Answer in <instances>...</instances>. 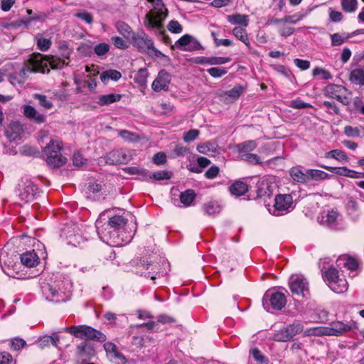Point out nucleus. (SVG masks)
<instances>
[{
    "instance_id": "nucleus-38",
    "label": "nucleus",
    "mask_w": 364,
    "mask_h": 364,
    "mask_svg": "<svg viewBox=\"0 0 364 364\" xmlns=\"http://www.w3.org/2000/svg\"><path fill=\"white\" fill-rule=\"evenodd\" d=\"M341 259L343 260L344 267L350 270L353 273L352 277H354L355 275L354 272L358 269L359 264L358 260L355 258L349 256H345Z\"/></svg>"
},
{
    "instance_id": "nucleus-56",
    "label": "nucleus",
    "mask_w": 364,
    "mask_h": 364,
    "mask_svg": "<svg viewBox=\"0 0 364 364\" xmlns=\"http://www.w3.org/2000/svg\"><path fill=\"white\" fill-rule=\"evenodd\" d=\"M244 88L242 86H235L232 89L227 91L225 95L232 100H236L242 95Z\"/></svg>"
},
{
    "instance_id": "nucleus-16",
    "label": "nucleus",
    "mask_w": 364,
    "mask_h": 364,
    "mask_svg": "<svg viewBox=\"0 0 364 364\" xmlns=\"http://www.w3.org/2000/svg\"><path fill=\"white\" fill-rule=\"evenodd\" d=\"M131 159V154L127 150H113L107 155L106 163L112 165L127 164Z\"/></svg>"
},
{
    "instance_id": "nucleus-8",
    "label": "nucleus",
    "mask_w": 364,
    "mask_h": 364,
    "mask_svg": "<svg viewBox=\"0 0 364 364\" xmlns=\"http://www.w3.org/2000/svg\"><path fill=\"white\" fill-rule=\"evenodd\" d=\"M65 330L76 338H87L98 342H104L107 339L106 336L103 333L86 325L67 327Z\"/></svg>"
},
{
    "instance_id": "nucleus-17",
    "label": "nucleus",
    "mask_w": 364,
    "mask_h": 364,
    "mask_svg": "<svg viewBox=\"0 0 364 364\" xmlns=\"http://www.w3.org/2000/svg\"><path fill=\"white\" fill-rule=\"evenodd\" d=\"M104 348L106 351L107 357L109 361L115 364L126 363V358L122 353L117 350L115 344L112 342H107L104 344Z\"/></svg>"
},
{
    "instance_id": "nucleus-5",
    "label": "nucleus",
    "mask_w": 364,
    "mask_h": 364,
    "mask_svg": "<svg viewBox=\"0 0 364 364\" xmlns=\"http://www.w3.org/2000/svg\"><path fill=\"white\" fill-rule=\"evenodd\" d=\"M152 9L146 14L144 26L151 28H161L168 15V10L162 0H148Z\"/></svg>"
},
{
    "instance_id": "nucleus-46",
    "label": "nucleus",
    "mask_w": 364,
    "mask_h": 364,
    "mask_svg": "<svg viewBox=\"0 0 364 364\" xmlns=\"http://www.w3.org/2000/svg\"><path fill=\"white\" fill-rule=\"evenodd\" d=\"M309 178H313L316 180H325L329 178V175L321 170L309 169L307 171Z\"/></svg>"
},
{
    "instance_id": "nucleus-41",
    "label": "nucleus",
    "mask_w": 364,
    "mask_h": 364,
    "mask_svg": "<svg viewBox=\"0 0 364 364\" xmlns=\"http://www.w3.org/2000/svg\"><path fill=\"white\" fill-rule=\"evenodd\" d=\"M33 97L38 100L39 105L46 109H50L53 107V102L44 95L35 93Z\"/></svg>"
},
{
    "instance_id": "nucleus-49",
    "label": "nucleus",
    "mask_w": 364,
    "mask_h": 364,
    "mask_svg": "<svg viewBox=\"0 0 364 364\" xmlns=\"http://www.w3.org/2000/svg\"><path fill=\"white\" fill-rule=\"evenodd\" d=\"M172 173L168 171H156L153 173H150V178L149 179H155L157 181L169 179L171 178Z\"/></svg>"
},
{
    "instance_id": "nucleus-13",
    "label": "nucleus",
    "mask_w": 364,
    "mask_h": 364,
    "mask_svg": "<svg viewBox=\"0 0 364 364\" xmlns=\"http://www.w3.org/2000/svg\"><path fill=\"white\" fill-rule=\"evenodd\" d=\"M269 303L272 309L275 310H281L287 303V299L282 293L267 291L262 299V305L267 309V304Z\"/></svg>"
},
{
    "instance_id": "nucleus-3",
    "label": "nucleus",
    "mask_w": 364,
    "mask_h": 364,
    "mask_svg": "<svg viewBox=\"0 0 364 364\" xmlns=\"http://www.w3.org/2000/svg\"><path fill=\"white\" fill-rule=\"evenodd\" d=\"M72 282L65 278L63 280L54 282L53 284L44 283L41 287L46 299L56 303L69 300L72 294Z\"/></svg>"
},
{
    "instance_id": "nucleus-11",
    "label": "nucleus",
    "mask_w": 364,
    "mask_h": 364,
    "mask_svg": "<svg viewBox=\"0 0 364 364\" xmlns=\"http://www.w3.org/2000/svg\"><path fill=\"white\" fill-rule=\"evenodd\" d=\"M324 95L326 97L333 98L342 103L343 105H348L350 92L342 85L329 84L324 89Z\"/></svg>"
},
{
    "instance_id": "nucleus-27",
    "label": "nucleus",
    "mask_w": 364,
    "mask_h": 364,
    "mask_svg": "<svg viewBox=\"0 0 364 364\" xmlns=\"http://www.w3.org/2000/svg\"><path fill=\"white\" fill-rule=\"evenodd\" d=\"M229 191L233 196H243L248 191L247 184L242 181H236L229 187Z\"/></svg>"
},
{
    "instance_id": "nucleus-47",
    "label": "nucleus",
    "mask_w": 364,
    "mask_h": 364,
    "mask_svg": "<svg viewBox=\"0 0 364 364\" xmlns=\"http://www.w3.org/2000/svg\"><path fill=\"white\" fill-rule=\"evenodd\" d=\"M149 73L146 68H141L138 70L134 77V82L140 85H144L146 83V80Z\"/></svg>"
},
{
    "instance_id": "nucleus-6",
    "label": "nucleus",
    "mask_w": 364,
    "mask_h": 364,
    "mask_svg": "<svg viewBox=\"0 0 364 364\" xmlns=\"http://www.w3.org/2000/svg\"><path fill=\"white\" fill-rule=\"evenodd\" d=\"M16 196L24 203L33 201L39 193V188L33 181L22 178L15 189Z\"/></svg>"
},
{
    "instance_id": "nucleus-54",
    "label": "nucleus",
    "mask_w": 364,
    "mask_h": 364,
    "mask_svg": "<svg viewBox=\"0 0 364 364\" xmlns=\"http://www.w3.org/2000/svg\"><path fill=\"white\" fill-rule=\"evenodd\" d=\"M257 146V144L254 140L245 141L239 145V150L240 152L250 151L254 150Z\"/></svg>"
},
{
    "instance_id": "nucleus-20",
    "label": "nucleus",
    "mask_w": 364,
    "mask_h": 364,
    "mask_svg": "<svg viewBox=\"0 0 364 364\" xmlns=\"http://www.w3.org/2000/svg\"><path fill=\"white\" fill-rule=\"evenodd\" d=\"M321 167L328 171L333 172L336 175L341 176H346L351 178H359L364 177V173L355 171L348 168L346 166L332 167L328 166H321Z\"/></svg>"
},
{
    "instance_id": "nucleus-35",
    "label": "nucleus",
    "mask_w": 364,
    "mask_h": 364,
    "mask_svg": "<svg viewBox=\"0 0 364 364\" xmlns=\"http://www.w3.org/2000/svg\"><path fill=\"white\" fill-rule=\"evenodd\" d=\"M291 178L298 183H304L309 180L308 173H303L299 168L293 167L289 171Z\"/></svg>"
},
{
    "instance_id": "nucleus-40",
    "label": "nucleus",
    "mask_w": 364,
    "mask_h": 364,
    "mask_svg": "<svg viewBox=\"0 0 364 364\" xmlns=\"http://www.w3.org/2000/svg\"><path fill=\"white\" fill-rule=\"evenodd\" d=\"M308 15L307 11H301L293 15L284 17V23L296 24Z\"/></svg>"
},
{
    "instance_id": "nucleus-23",
    "label": "nucleus",
    "mask_w": 364,
    "mask_h": 364,
    "mask_svg": "<svg viewBox=\"0 0 364 364\" xmlns=\"http://www.w3.org/2000/svg\"><path fill=\"white\" fill-rule=\"evenodd\" d=\"M124 173L129 175H136V178L141 181H148L150 178V172L139 166H128L123 168Z\"/></svg>"
},
{
    "instance_id": "nucleus-9",
    "label": "nucleus",
    "mask_w": 364,
    "mask_h": 364,
    "mask_svg": "<svg viewBox=\"0 0 364 364\" xmlns=\"http://www.w3.org/2000/svg\"><path fill=\"white\" fill-rule=\"evenodd\" d=\"M132 41L134 46L140 52L148 54L154 53L156 57L163 55L161 52L154 48L152 39L142 30L132 35Z\"/></svg>"
},
{
    "instance_id": "nucleus-7",
    "label": "nucleus",
    "mask_w": 364,
    "mask_h": 364,
    "mask_svg": "<svg viewBox=\"0 0 364 364\" xmlns=\"http://www.w3.org/2000/svg\"><path fill=\"white\" fill-rule=\"evenodd\" d=\"M61 149V141L58 139H51L45 147L46 163L50 168L60 167L67 162V159L60 154Z\"/></svg>"
},
{
    "instance_id": "nucleus-34",
    "label": "nucleus",
    "mask_w": 364,
    "mask_h": 364,
    "mask_svg": "<svg viewBox=\"0 0 364 364\" xmlns=\"http://www.w3.org/2000/svg\"><path fill=\"white\" fill-rule=\"evenodd\" d=\"M121 98L122 95L119 94L110 93L107 95H103L99 97L97 103L100 106L108 105L119 101Z\"/></svg>"
},
{
    "instance_id": "nucleus-42",
    "label": "nucleus",
    "mask_w": 364,
    "mask_h": 364,
    "mask_svg": "<svg viewBox=\"0 0 364 364\" xmlns=\"http://www.w3.org/2000/svg\"><path fill=\"white\" fill-rule=\"evenodd\" d=\"M102 189V185L100 183H91L89 184L87 187V191L86 192L87 197L89 198H92L94 200L98 199L96 194L99 193Z\"/></svg>"
},
{
    "instance_id": "nucleus-58",
    "label": "nucleus",
    "mask_w": 364,
    "mask_h": 364,
    "mask_svg": "<svg viewBox=\"0 0 364 364\" xmlns=\"http://www.w3.org/2000/svg\"><path fill=\"white\" fill-rule=\"evenodd\" d=\"M200 49H203L201 44L198 40L193 37L188 47L183 48V51L192 52L199 50Z\"/></svg>"
},
{
    "instance_id": "nucleus-10",
    "label": "nucleus",
    "mask_w": 364,
    "mask_h": 364,
    "mask_svg": "<svg viewBox=\"0 0 364 364\" xmlns=\"http://www.w3.org/2000/svg\"><path fill=\"white\" fill-rule=\"evenodd\" d=\"M303 331V324L300 322H294L276 331L272 336V338L278 342H287L292 340L296 335L301 333Z\"/></svg>"
},
{
    "instance_id": "nucleus-12",
    "label": "nucleus",
    "mask_w": 364,
    "mask_h": 364,
    "mask_svg": "<svg viewBox=\"0 0 364 364\" xmlns=\"http://www.w3.org/2000/svg\"><path fill=\"white\" fill-rule=\"evenodd\" d=\"M289 288L294 295L306 297L309 294L308 282L301 275H293L290 277Z\"/></svg>"
},
{
    "instance_id": "nucleus-64",
    "label": "nucleus",
    "mask_w": 364,
    "mask_h": 364,
    "mask_svg": "<svg viewBox=\"0 0 364 364\" xmlns=\"http://www.w3.org/2000/svg\"><path fill=\"white\" fill-rule=\"evenodd\" d=\"M87 159H84L82 154L79 152H75L73 156V162L74 166L77 167H82L86 164Z\"/></svg>"
},
{
    "instance_id": "nucleus-43",
    "label": "nucleus",
    "mask_w": 364,
    "mask_h": 364,
    "mask_svg": "<svg viewBox=\"0 0 364 364\" xmlns=\"http://www.w3.org/2000/svg\"><path fill=\"white\" fill-rule=\"evenodd\" d=\"M43 16H44L43 14H38V15H36L34 16L28 17L26 21H23V20L16 21V22L11 23L6 27L7 28H9V27H20L23 25H24L26 27H28L29 26V24L33 21L39 20Z\"/></svg>"
},
{
    "instance_id": "nucleus-50",
    "label": "nucleus",
    "mask_w": 364,
    "mask_h": 364,
    "mask_svg": "<svg viewBox=\"0 0 364 364\" xmlns=\"http://www.w3.org/2000/svg\"><path fill=\"white\" fill-rule=\"evenodd\" d=\"M93 50L97 56H103L109 50V46L106 43H101L94 46Z\"/></svg>"
},
{
    "instance_id": "nucleus-36",
    "label": "nucleus",
    "mask_w": 364,
    "mask_h": 364,
    "mask_svg": "<svg viewBox=\"0 0 364 364\" xmlns=\"http://www.w3.org/2000/svg\"><path fill=\"white\" fill-rule=\"evenodd\" d=\"M36 46L38 50L45 52L49 50L52 45V42L50 39L45 38L41 34H37L35 36Z\"/></svg>"
},
{
    "instance_id": "nucleus-1",
    "label": "nucleus",
    "mask_w": 364,
    "mask_h": 364,
    "mask_svg": "<svg viewBox=\"0 0 364 364\" xmlns=\"http://www.w3.org/2000/svg\"><path fill=\"white\" fill-rule=\"evenodd\" d=\"M102 213L95 223L96 231L99 237L103 242L112 245H119V237L118 232L127 223L133 215L129 212L122 211L121 214L109 215L107 223H103Z\"/></svg>"
},
{
    "instance_id": "nucleus-28",
    "label": "nucleus",
    "mask_w": 364,
    "mask_h": 364,
    "mask_svg": "<svg viewBox=\"0 0 364 364\" xmlns=\"http://www.w3.org/2000/svg\"><path fill=\"white\" fill-rule=\"evenodd\" d=\"M202 209L205 215L213 217L220 213L222 208L217 201H209L203 205Z\"/></svg>"
},
{
    "instance_id": "nucleus-51",
    "label": "nucleus",
    "mask_w": 364,
    "mask_h": 364,
    "mask_svg": "<svg viewBox=\"0 0 364 364\" xmlns=\"http://www.w3.org/2000/svg\"><path fill=\"white\" fill-rule=\"evenodd\" d=\"M289 106L291 108L298 109L313 107V106L311 104L304 102L300 98H296L295 100L290 101Z\"/></svg>"
},
{
    "instance_id": "nucleus-48",
    "label": "nucleus",
    "mask_w": 364,
    "mask_h": 364,
    "mask_svg": "<svg viewBox=\"0 0 364 364\" xmlns=\"http://www.w3.org/2000/svg\"><path fill=\"white\" fill-rule=\"evenodd\" d=\"M357 0H341L342 9L346 12H354L357 8Z\"/></svg>"
},
{
    "instance_id": "nucleus-45",
    "label": "nucleus",
    "mask_w": 364,
    "mask_h": 364,
    "mask_svg": "<svg viewBox=\"0 0 364 364\" xmlns=\"http://www.w3.org/2000/svg\"><path fill=\"white\" fill-rule=\"evenodd\" d=\"M325 156L326 158H332L338 161H346L348 159L345 152L340 149H333L328 151L326 153Z\"/></svg>"
},
{
    "instance_id": "nucleus-21",
    "label": "nucleus",
    "mask_w": 364,
    "mask_h": 364,
    "mask_svg": "<svg viewBox=\"0 0 364 364\" xmlns=\"http://www.w3.org/2000/svg\"><path fill=\"white\" fill-rule=\"evenodd\" d=\"M77 354L82 361H86L95 355V350L90 343L83 341L77 346Z\"/></svg>"
},
{
    "instance_id": "nucleus-30",
    "label": "nucleus",
    "mask_w": 364,
    "mask_h": 364,
    "mask_svg": "<svg viewBox=\"0 0 364 364\" xmlns=\"http://www.w3.org/2000/svg\"><path fill=\"white\" fill-rule=\"evenodd\" d=\"M227 20L231 24L240 25L243 27H247L249 23L248 16L240 14L229 15L227 16Z\"/></svg>"
},
{
    "instance_id": "nucleus-31",
    "label": "nucleus",
    "mask_w": 364,
    "mask_h": 364,
    "mask_svg": "<svg viewBox=\"0 0 364 364\" xmlns=\"http://www.w3.org/2000/svg\"><path fill=\"white\" fill-rule=\"evenodd\" d=\"M329 288L335 293L342 294L348 290V284L345 278H339L334 282H331Z\"/></svg>"
},
{
    "instance_id": "nucleus-44",
    "label": "nucleus",
    "mask_w": 364,
    "mask_h": 364,
    "mask_svg": "<svg viewBox=\"0 0 364 364\" xmlns=\"http://www.w3.org/2000/svg\"><path fill=\"white\" fill-rule=\"evenodd\" d=\"M116 28L125 38L129 39L132 34L131 27L123 21H118L116 23Z\"/></svg>"
},
{
    "instance_id": "nucleus-61",
    "label": "nucleus",
    "mask_w": 364,
    "mask_h": 364,
    "mask_svg": "<svg viewBox=\"0 0 364 364\" xmlns=\"http://www.w3.org/2000/svg\"><path fill=\"white\" fill-rule=\"evenodd\" d=\"M312 73L314 76L321 75V78L323 80H329L332 78V75L330 72L323 68H316L313 70Z\"/></svg>"
},
{
    "instance_id": "nucleus-39",
    "label": "nucleus",
    "mask_w": 364,
    "mask_h": 364,
    "mask_svg": "<svg viewBox=\"0 0 364 364\" xmlns=\"http://www.w3.org/2000/svg\"><path fill=\"white\" fill-rule=\"evenodd\" d=\"M339 278H341V277L338 275V270L333 267H329L325 272L324 279H325L326 282H327V284L328 287H330L331 282H334V281H336V279H338Z\"/></svg>"
},
{
    "instance_id": "nucleus-60",
    "label": "nucleus",
    "mask_w": 364,
    "mask_h": 364,
    "mask_svg": "<svg viewBox=\"0 0 364 364\" xmlns=\"http://www.w3.org/2000/svg\"><path fill=\"white\" fill-rule=\"evenodd\" d=\"M74 16L87 24H91L93 22V16L90 13L82 11L75 14Z\"/></svg>"
},
{
    "instance_id": "nucleus-32",
    "label": "nucleus",
    "mask_w": 364,
    "mask_h": 364,
    "mask_svg": "<svg viewBox=\"0 0 364 364\" xmlns=\"http://www.w3.org/2000/svg\"><path fill=\"white\" fill-rule=\"evenodd\" d=\"M218 144L215 142L208 141L197 146V150L202 154L213 156L217 152Z\"/></svg>"
},
{
    "instance_id": "nucleus-52",
    "label": "nucleus",
    "mask_w": 364,
    "mask_h": 364,
    "mask_svg": "<svg viewBox=\"0 0 364 364\" xmlns=\"http://www.w3.org/2000/svg\"><path fill=\"white\" fill-rule=\"evenodd\" d=\"M207 72L213 77L218 78L225 75L228 70L225 68L213 67L208 69Z\"/></svg>"
},
{
    "instance_id": "nucleus-57",
    "label": "nucleus",
    "mask_w": 364,
    "mask_h": 364,
    "mask_svg": "<svg viewBox=\"0 0 364 364\" xmlns=\"http://www.w3.org/2000/svg\"><path fill=\"white\" fill-rule=\"evenodd\" d=\"M258 195L260 197H270L272 195V191L270 189V187L268 186V183L267 182L262 181L258 189Z\"/></svg>"
},
{
    "instance_id": "nucleus-59",
    "label": "nucleus",
    "mask_w": 364,
    "mask_h": 364,
    "mask_svg": "<svg viewBox=\"0 0 364 364\" xmlns=\"http://www.w3.org/2000/svg\"><path fill=\"white\" fill-rule=\"evenodd\" d=\"M242 159L252 164H261L260 158L255 154L247 153L242 155Z\"/></svg>"
},
{
    "instance_id": "nucleus-19",
    "label": "nucleus",
    "mask_w": 364,
    "mask_h": 364,
    "mask_svg": "<svg viewBox=\"0 0 364 364\" xmlns=\"http://www.w3.org/2000/svg\"><path fill=\"white\" fill-rule=\"evenodd\" d=\"M171 82V75L165 70H161L157 77L154 80L152 83V88L156 92H160L161 90H167L168 85Z\"/></svg>"
},
{
    "instance_id": "nucleus-25",
    "label": "nucleus",
    "mask_w": 364,
    "mask_h": 364,
    "mask_svg": "<svg viewBox=\"0 0 364 364\" xmlns=\"http://www.w3.org/2000/svg\"><path fill=\"white\" fill-rule=\"evenodd\" d=\"M23 132L22 126L19 122H11L6 130V135L10 141H15L21 137V134Z\"/></svg>"
},
{
    "instance_id": "nucleus-4",
    "label": "nucleus",
    "mask_w": 364,
    "mask_h": 364,
    "mask_svg": "<svg viewBox=\"0 0 364 364\" xmlns=\"http://www.w3.org/2000/svg\"><path fill=\"white\" fill-rule=\"evenodd\" d=\"M357 328L356 322L353 321L346 323L341 321H334L330 324L329 327L317 326L307 328L304 331V336L327 335L340 336Z\"/></svg>"
},
{
    "instance_id": "nucleus-26",
    "label": "nucleus",
    "mask_w": 364,
    "mask_h": 364,
    "mask_svg": "<svg viewBox=\"0 0 364 364\" xmlns=\"http://www.w3.org/2000/svg\"><path fill=\"white\" fill-rule=\"evenodd\" d=\"M59 341V336L57 333H54L53 336H44L38 338L36 342V345L41 348H43L50 345L58 347Z\"/></svg>"
},
{
    "instance_id": "nucleus-18",
    "label": "nucleus",
    "mask_w": 364,
    "mask_h": 364,
    "mask_svg": "<svg viewBox=\"0 0 364 364\" xmlns=\"http://www.w3.org/2000/svg\"><path fill=\"white\" fill-rule=\"evenodd\" d=\"M77 230H79V228L75 224L67 225L62 230L60 236L68 239V244L76 246L80 243L82 239L81 235L77 233Z\"/></svg>"
},
{
    "instance_id": "nucleus-14",
    "label": "nucleus",
    "mask_w": 364,
    "mask_h": 364,
    "mask_svg": "<svg viewBox=\"0 0 364 364\" xmlns=\"http://www.w3.org/2000/svg\"><path fill=\"white\" fill-rule=\"evenodd\" d=\"M339 213L338 211L323 210L318 217V221L321 225L333 230H338L339 227Z\"/></svg>"
},
{
    "instance_id": "nucleus-2",
    "label": "nucleus",
    "mask_w": 364,
    "mask_h": 364,
    "mask_svg": "<svg viewBox=\"0 0 364 364\" xmlns=\"http://www.w3.org/2000/svg\"><path fill=\"white\" fill-rule=\"evenodd\" d=\"M65 59H61L57 56H44L40 53L33 54L29 60L28 63L23 67L21 73L26 75L27 73H48L50 68L52 69H62L68 65V60L70 58V53L63 55Z\"/></svg>"
},
{
    "instance_id": "nucleus-53",
    "label": "nucleus",
    "mask_w": 364,
    "mask_h": 364,
    "mask_svg": "<svg viewBox=\"0 0 364 364\" xmlns=\"http://www.w3.org/2000/svg\"><path fill=\"white\" fill-rule=\"evenodd\" d=\"M192 38V36L189 34H185L176 42L175 46L180 48L181 50H183L184 48L188 47Z\"/></svg>"
},
{
    "instance_id": "nucleus-29",
    "label": "nucleus",
    "mask_w": 364,
    "mask_h": 364,
    "mask_svg": "<svg viewBox=\"0 0 364 364\" xmlns=\"http://www.w3.org/2000/svg\"><path fill=\"white\" fill-rule=\"evenodd\" d=\"M232 33L237 39L242 42L249 49L251 48V43L248 34L244 28L236 26L232 29Z\"/></svg>"
},
{
    "instance_id": "nucleus-15",
    "label": "nucleus",
    "mask_w": 364,
    "mask_h": 364,
    "mask_svg": "<svg viewBox=\"0 0 364 364\" xmlns=\"http://www.w3.org/2000/svg\"><path fill=\"white\" fill-rule=\"evenodd\" d=\"M274 202L273 215H282L289 211L293 203V198L289 194H280L275 197Z\"/></svg>"
},
{
    "instance_id": "nucleus-37",
    "label": "nucleus",
    "mask_w": 364,
    "mask_h": 364,
    "mask_svg": "<svg viewBox=\"0 0 364 364\" xmlns=\"http://www.w3.org/2000/svg\"><path fill=\"white\" fill-rule=\"evenodd\" d=\"M196 193L193 190L188 189L180 195L181 202L186 207L190 206L196 198Z\"/></svg>"
},
{
    "instance_id": "nucleus-24",
    "label": "nucleus",
    "mask_w": 364,
    "mask_h": 364,
    "mask_svg": "<svg viewBox=\"0 0 364 364\" xmlns=\"http://www.w3.org/2000/svg\"><path fill=\"white\" fill-rule=\"evenodd\" d=\"M20 259L21 263L27 267H33L39 263V257L34 250L21 254Z\"/></svg>"
},
{
    "instance_id": "nucleus-55",
    "label": "nucleus",
    "mask_w": 364,
    "mask_h": 364,
    "mask_svg": "<svg viewBox=\"0 0 364 364\" xmlns=\"http://www.w3.org/2000/svg\"><path fill=\"white\" fill-rule=\"evenodd\" d=\"M118 134L123 139L127 141L132 142L139 139L137 134L127 130H119Z\"/></svg>"
},
{
    "instance_id": "nucleus-22",
    "label": "nucleus",
    "mask_w": 364,
    "mask_h": 364,
    "mask_svg": "<svg viewBox=\"0 0 364 364\" xmlns=\"http://www.w3.org/2000/svg\"><path fill=\"white\" fill-rule=\"evenodd\" d=\"M352 70L350 73L349 80L352 83L358 85H364V69L358 66L357 63H352L350 65Z\"/></svg>"
},
{
    "instance_id": "nucleus-63",
    "label": "nucleus",
    "mask_w": 364,
    "mask_h": 364,
    "mask_svg": "<svg viewBox=\"0 0 364 364\" xmlns=\"http://www.w3.org/2000/svg\"><path fill=\"white\" fill-rule=\"evenodd\" d=\"M112 41L114 46L119 49H126L128 48V42L119 36L112 38Z\"/></svg>"
},
{
    "instance_id": "nucleus-62",
    "label": "nucleus",
    "mask_w": 364,
    "mask_h": 364,
    "mask_svg": "<svg viewBox=\"0 0 364 364\" xmlns=\"http://www.w3.org/2000/svg\"><path fill=\"white\" fill-rule=\"evenodd\" d=\"M344 134L348 137H358L360 132L358 127L347 125L344 127Z\"/></svg>"
},
{
    "instance_id": "nucleus-33",
    "label": "nucleus",
    "mask_w": 364,
    "mask_h": 364,
    "mask_svg": "<svg viewBox=\"0 0 364 364\" xmlns=\"http://www.w3.org/2000/svg\"><path fill=\"white\" fill-rule=\"evenodd\" d=\"M121 77V73L116 70H108L102 72L100 75V80L104 84H107L110 80L118 81Z\"/></svg>"
}]
</instances>
